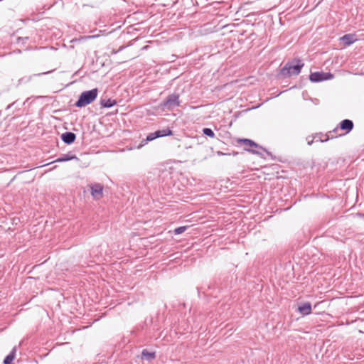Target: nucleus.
Returning <instances> with one entry per match:
<instances>
[{
    "label": "nucleus",
    "instance_id": "1",
    "mask_svg": "<svg viewBox=\"0 0 364 364\" xmlns=\"http://www.w3.org/2000/svg\"><path fill=\"white\" fill-rule=\"evenodd\" d=\"M97 95L98 90L97 88L82 92L78 100L75 102V106L77 107H85L92 103L96 99Z\"/></svg>",
    "mask_w": 364,
    "mask_h": 364
},
{
    "label": "nucleus",
    "instance_id": "2",
    "mask_svg": "<svg viewBox=\"0 0 364 364\" xmlns=\"http://www.w3.org/2000/svg\"><path fill=\"white\" fill-rule=\"evenodd\" d=\"M303 66L304 63H301L300 60H298L296 64L294 63H287L281 70V75L285 77L291 75H297L301 72V69Z\"/></svg>",
    "mask_w": 364,
    "mask_h": 364
},
{
    "label": "nucleus",
    "instance_id": "3",
    "mask_svg": "<svg viewBox=\"0 0 364 364\" xmlns=\"http://www.w3.org/2000/svg\"><path fill=\"white\" fill-rule=\"evenodd\" d=\"M310 80L311 82H320L333 78V75L329 73L315 72L310 75Z\"/></svg>",
    "mask_w": 364,
    "mask_h": 364
},
{
    "label": "nucleus",
    "instance_id": "4",
    "mask_svg": "<svg viewBox=\"0 0 364 364\" xmlns=\"http://www.w3.org/2000/svg\"><path fill=\"white\" fill-rule=\"evenodd\" d=\"M92 196L99 200L103 196V186L100 183H94L90 186Z\"/></svg>",
    "mask_w": 364,
    "mask_h": 364
},
{
    "label": "nucleus",
    "instance_id": "5",
    "mask_svg": "<svg viewBox=\"0 0 364 364\" xmlns=\"http://www.w3.org/2000/svg\"><path fill=\"white\" fill-rule=\"evenodd\" d=\"M237 143L245 146V149L248 151H252L254 154H258L257 151L251 150L250 148H258L259 145L255 141L248 139H238Z\"/></svg>",
    "mask_w": 364,
    "mask_h": 364
},
{
    "label": "nucleus",
    "instance_id": "6",
    "mask_svg": "<svg viewBox=\"0 0 364 364\" xmlns=\"http://www.w3.org/2000/svg\"><path fill=\"white\" fill-rule=\"evenodd\" d=\"M178 105V95L175 94L169 95L167 100L162 104L164 107L168 109H172Z\"/></svg>",
    "mask_w": 364,
    "mask_h": 364
},
{
    "label": "nucleus",
    "instance_id": "7",
    "mask_svg": "<svg viewBox=\"0 0 364 364\" xmlns=\"http://www.w3.org/2000/svg\"><path fill=\"white\" fill-rule=\"evenodd\" d=\"M298 311L303 316L309 315L311 312V305L309 302H305L298 306Z\"/></svg>",
    "mask_w": 364,
    "mask_h": 364
},
{
    "label": "nucleus",
    "instance_id": "8",
    "mask_svg": "<svg viewBox=\"0 0 364 364\" xmlns=\"http://www.w3.org/2000/svg\"><path fill=\"white\" fill-rule=\"evenodd\" d=\"M76 138V136L73 132H65L62 134L61 139L62 140L68 144H72Z\"/></svg>",
    "mask_w": 364,
    "mask_h": 364
},
{
    "label": "nucleus",
    "instance_id": "9",
    "mask_svg": "<svg viewBox=\"0 0 364 364\" xmlns=\"http://www.w3.org/2000/svg\"><path fill=\"white\" fill-rule=\"evenodd\" d=\"M340 40L343 42L345 46H350L353 42L356 41V38L355 35L353 34H346L341 37Z\"/></svg>",
    "mask_w": 364,
    "mask_h": 364
},
{
    "label": "nucleus",
    "instance_id": "10",
    "mask_svg": "<svg viewBox=\"0 0 364 364\" xmlns=\"http://www.w3.org/2000/svg\"><path fill=\"white\" fill-rule=\"evenodd\" d=\"M353 128V123L351 120L344 119L341 122V129L347 130L349 132Z\"/></svg>",
    "mask_w": 364,
    "mask_h": 364
},
{
    "label": "nucleus",
    "instance_id": "11",
    "mask_svg": "<svg viewBox=\"0 0 364 364\" xmlns=\"http://www.w3.org/2000/svg\"><path fill=\"white\" fill-rule=\"evenodd\" d=\"M16 348L14 347L11 352L5 358L4 364H11L16 357Z\"/></svg>",
    "mask_w": 364,
    "mask_h": 364
},
{
    "label": "nucleus",
    "instance_id": "12",
    "mask_svg": "<svg viewBox=\"0 0 364 364\" xmlns=\"http://www.w3.org/2000/svg\"><path fill=\"white\" fill-rule=\"evenodd\" d=\"M73 159L78 160V159L75 155L65 154L63 156L57 159L54 162H64Z\"/></svg>",
    "mask_w": 364,
    "mask_h": 364
},
{
    "label": "nucleus",
    "instance_id": "13",
    "mask_svg": "<svg viewBox=\"0 0 364 364\" xmlns=\"http://www.w3.org/2000/svg\"><path fill=\"white\" fill-rule=\"evenodd\" d=\"M115 104H116V101L112 100L111 99L101 100V105L103 107H112Z\"/></svg>",
    "mask_w": 364,
    "mask_h": 364
},
{
    "label": "nucleus",
    "instance_id": "14",
    "mask_svg": "<svg viewBox=\"0 0 364 364\" xmlns=\"http://www.w3.org/2000/svg\"><path fill=\"white\" fill-rule=\"evenodd\" d=\"M172 135V132L169 129L156 131V136L161 137Z\"/></svg>",
    "mask_w": 364,
    "mask_h": 364
},
{
    "label": "nucleus",
    "instance_id": "15",
    "mask_svg": "<svg viewBox=\"0 0 364 364\" xmlns=\"http://www.w3.org/2000/svg\"><path fill=\"white\" fill-rule=\"evenodd\" d=\"M203 133L206 135V136H208L211 138H213L215 137V133L213 132V131L210 129V128H204L203 129Z\"/></svg>",
    "mask_w": 364,
    "mask_h": 364
},
{
    "label": "nucleus",
    "instance_id": "16",
    "mask_svg": "<svg viewBox=\"0 0 364 364\" xmlns=\"http://www.w3.org/2000/svg\"><path fill=\"white\" fill-rule=\"evenodd\" d=\"M156 138H159L158 136H156V132H154V133H150L147 136H146V141H152Z\"/></svg>",
    "mask_w": 364,
    "mask_h": 364
},
{
    "label": "nucleus",
    "instance_id": "17",
    "mask_svg": "<svg viewBox=\"0 0 364 364\" xmlns=\"http://www.w3.org/2000/svg\"><path fill=\"white\" fill-rule=\"evenodd\" d=\"M186 230V227H185V226H181V227H179V228H176V229L174 230V232H175V234H176V235H179V234L183 233Z\"/></svg>",
    "mask_w": 364,
    "mask_h": 364
},
{
    "label": "nucleus",
    "instance_id": "18",
    "mask_svg": "<svg viewBox=\"0 0 364 364\" xmlns=\"http://www.w3.org/2000/svg\"><path fill=\"white\" fill-rule=\"evenodd\" d=\"M142 355H143V356H144V357H147L148 358H151V359L154 358V357H155L154 353H149V352H147V351H146V350H144V351H143Z\"/></svg>",
    "mask_w": 364,
    "mask_h": 364
},
{
    "label": "nucleus",
    "instance_id": "19",
    "mask_svg": "<svg viewBox=\"0 0 364 364\" xmlns=\"http://www.w3.org/2000/svg\"><path fill=\"white\" fill-rule=\"evenodd\" d=\"M224 154H224V153H223V152H221V151H218V155H219V156L224 155Z\"/></svg>",
    "mask_w": 364,
    "mask_h": 364
},
{
    "label": "nucleus",
    "instance_id": "20",
    "mask_svg": "<svg viewBox=\"0 0 364 364\" xmlns=\"http://www.w3.org/2000/svg\"><path fill=\"white\" fill-rule=\"evenodd\" d=\"M313 141L311 140V141H308V144L311 145L312 144Z\"/></svg>",
    "mask_w": 364,
    "mask_h": 364
},
{
    "label": "nucleus",
    "instance_id": "21",
    "mask_svg": "<svg viewBox=\"0 0 364 364\" xmlns=\"http://www.w3.org/2000/svg\"><path fill=\"white\" fill-rule=\"evenodd\" d=\"M95 37H96V36H89V38H95Z\"/></svg>",
    "mask_w": 364,
    "mask_h": 364
}]
</instances>
